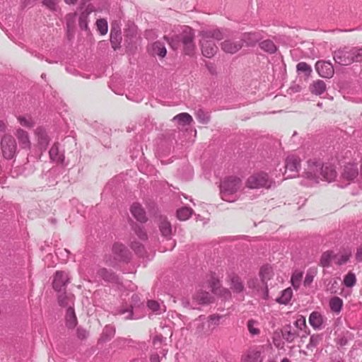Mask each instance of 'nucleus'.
Returning <instances> with one entry per match:
<instances>
[{
    "instance_id": "1",
    "label": "nucleus",
    "mask_w": 362,
    "mask_h": 362,
    "mask_svg": "<svg viewBox=\"0 0 362 362\" xmlns=\"http://www.w3.org/2000/svg\"><path fill=\"white\" fill-rule=\"evenodd\" d=\"M226 35V30L221 28H212L202 30L199 33L200 37L199 44L203 56L207 58L213 57L218 51V47L213 40L219 41Z\"/></svg>"
},
{
    "instance_id": "2",
    "label": "nucleus",
    "mask_w": 362,
    "mask_h": 362,
    "mask_svg": "<svg viewBox=\"0 0 362 362\" xmlns=\"http://www.w3.org/2000/svg\"><path fill=\"white\" fill-rule=\"evenodd\" d=\"M221 316L217 314L209 315L206 319L199 316L189 325L192 332L199 337L209 336L219 325Z\"/></svg>"
},
{
    "instance_id": "3",
    "label": "nucleus",
    "mask_w": 362,
    "mask_h": 362,
    "mask_svg": "<svg viewBox=\"0 0 362 362\" xmlns=\"http://www.w3.org/2000/svg\"><path fill=\"white\" fill-rule=\"evenodd\" d=\"M164 38L174 49L177 48L178 43L180 41L182 45L183 52L187 55H193L195 52L196 46L194 42V32L189 26L182 27L180 35H175L171 38L167 37Z\"/></svg>"
},
{
    "instance_id": "4",
    "label": "nucleus",
    "mask_w": 362,
    "mask_h": 362,
    "mask_svg": "<svg viewBox=\"0 0 362 362\" xmlns=\"http://www.w3.org/2000/svg\"><path fill=\"white\" fill-rule=\"evenodd\" d=\"M242 180L237 177L225 178L220 185L221 196L223 200L233 202L237 199V192L242 187Z\"/></svg>"
},
{
    "instance_id": "5",
    "label": "nucleus",
    "mask_w": 362,
    "mask_h": 362,
    "mask_svg": "<svg viewBox=\"0 0 362 362\" xmlns=\"http://www.w3.org/2000/svg\"><path fill=\"white\" fill-rule=\"evenodd\" d=\"M1 151L4 158L11 160L18 153L17 144L15 138L11 134H4L0 141Z\"/></svg>"
},
{
    "instance_id": "6",
    "label": "nucleus",
    "mask_w": 362,
    "mask_h": 362,
    "mask_svg": "<svg viewBox=\"0 0 362 362\" xmlns=\"http://www.w3.org/2000/svg\"><path fill=\"white\" fill-rule=\"evenodd\" d=\"M274 182L266 173H258L250 175L246 182V187L250 189L269 188Z\"/></svg>"
},
{
    "instance_id": "7",
    "label": "nucleus",
    "mask_w": 362,
    "mask_h": 362,
    "mask_svg": "<svg viewBox=\"0 0 362 362\" xmlns=\"http://www.w3.org/2000/svg\"><path fill=\"white\" fill-rule=\"evenodd\" d=\"M322 163L320 160H310L304 172V177L310 182V184L318 183L321 180Z\"/></svg>"
},
{
    "instance_id": "8",
    "label": "nucleus",
    "mask_w": 362,
    "mask_h": 362,
    "mask_svg": "<svg viewBox=\"0 0 362 362\" xmlns=\"http://www.w3.org/2000/svg\"><path fill=\"white\" fill-rule=\"evenodd\" d=\"M339 181L344 183V186L351 182H360L359 171L356 164L347 163L341 170Z\"/></svg>"
},
{
    "instance_id": "9",
    "label": "nucleus",
    "mask_w": 362,
    "mask_h": 362,
    "mask_svg": "<svg viewBox=\"0 0 362 362\" xmlns=\"http://www.w3.org/2000/svg\"><path fill=\"white\" fill-rule=\"evenodd\" d=\"M212 296L202 288H197L192 297V306L198 308L199 305H204L212 303Z\"/></svg>"
},
{
    "instance_id": "10",
    "label": "nucleus",
    "mask_w": 362,
    "mask_h": 362,
    "mask_svg": "<svg viewBox=\"0 0 362 362\" xmlns=\"http://www.w3.org/2000/svg\"><path fill=\"white\" fill-rule=\"evenodd\" d=\"M300 167V159L296 156H288L285 161V179L292 178L298 173Z\"/></svg>"
},
{
    "instance_id": "11",
    "label": "nucleus",
    "mask_w": 362,
    "mask_h": 362,
    "mask_svg": "<svg viewBox=\"0 0 362 362\" xmlns=\"http://www.w3.org/2000/svg\"><path fill=\"white\" fill-rule=\"evenodd\" d=\"M333 58L335 62L340 65L348 66L351 64L353 63L351 47H344L338 49L334 52Z\"/></svg>"
},
{
    "instance_id": "12",
    "label": "nucleus",
    "mask_w": 362,
    "mask_h": 362,
    "mask_svg": "<svg viewBox=\"0 0 362 362\" xmlns=\"http://www.w3.org/2000/svg\"><path fill=\"white\" fill-rule=\"evenodd\" d=\"M16 143L18 142L21 149L30 151L32 143L29 133L21 127L16 129L14 132Z\"/></svg>"
},
{
    "instance_id": "13",
    "label": "nucleus",
    "mask_w": 362,
    "mask_h": 362,
    "mask_svg": "<svg viewBox=\"0 0 362 362\" xmlns=\"http://www.w3.org/2000/svg\"><path fill=\"white\" fill-rule=\"evenodd\" d=\"M34 134L40 150L45 151L49 143V138L45 129L42 127H38L35 129Z\"/></svg>"
},
{
    "instance_id": "14",
    "label": "nucleus",
    "mask_w": 362,
    "mask_h": 362,
    "mask_svg": "<svg viewBox=\"0 0 362 362\" xmlns=\"http://www.w3.org/2000/svg\"><path fill=\"white\" fill-rule=\"evenodd\" d=\"M69 282L68 275L64 272L57 271L54 276L52 285L53 288L57 291L64 290L66 284Z\"/></svg>"
},
{
    "instance_id": "15",
    "label": "nucleus",
    "mask_w": 362,
    "mask_h": 362,
    "mask_svg": "<svg viewBox=\"0 0 362 362\" xmlns=\"http://www.w3.org/2000/svg\"><path fill=\"white\" fill-rule=\"evenodd\" d=\"M315 69L321 77L329 78L334 75V67L330 62L319 61L315 64Z\"/></svg>"
},
{
    "instance_id": "16",
    "label": "nucleus",
    "mask_w": 362,
    "mask_h": 362,
    "mask_svg": "<svg viewBox=\"0 0 362 362\" xmlns=\"http://www.w3.org/2000/svg\"><path fill=\"white\" fill-rule=\"evenodd\" d=\"M221 47L223 52L229 54H235L242 48L243 42L241 40L239 41L226 40L221 44Z\"/></svg>"
},
{
    "instance_id": "17",
    "label": "nucleus",
    "mask_w": 362,
    "mask_h": 362,
    "mask_svg": "<svg viewBox=\"0 0 362 362\" xmlns=\"http://www.w3.org/2000/svg\"><path fill=\"white\" fill-rule=\"evenodd\" d=\"M337 177V172L335 168L332 165H324L322 164L321 180H326L327 182H332Z\"/></svg>"
},
{
    "instance_id": "18",
    "label": "nucleus",
    "mask_w": 362,
    "mask_h": 362,
    "mask_svg": "<svg viewBox=\"0 0 362 362\" xmlns=\"http://www.w3.org/2000/svg\"><path fill=\"white\" fill-rule=\"evenodd\" d=\"M130 211L132 216L139 221L144 223L147 220L146 212L141 206V204L138 203H134L132 205Z\"/></svg>"
},
{
    "instance_id": "19",
    "label": "nucleus",
    "mask_w": 362,
    "mask_h": 362,
    "mask_svg": "<svg viewBox=\"0 0 362 362\" xmlns=\"http://www.w3.org/2000/svg\"><path fill=\"white\" fill-rule=\"evenodd\" d=\"M261 353L259 350L251 349H249L244 355H243L242 362H262L261 358Z\"/></svg>"
},
{
    "instance_id": "20",
    "label": "nucleus",
    "mask_w": 362,
    "mask_h": 362,
    "mask_svg": "<svg viewBox=\"0 0 362 362\" xmlns=\"http://www.w3.org/2000/svg\"><path fill=\"white\" fill-rule=\"evenodd\" d=\"M211 291L219 296L227 298L230 296V291L225 288H223L218 280L213 279L211 283Z\"/></svg>"
},
{
    "instance_id": "21",
    "label": "nucleus",
    "mask_w": 362,
    "mask_h": 362,
    "mask_svg": "<svg viewBox=\"0 0 362 362\" xmlns=\"http://www.w3.org/2000/svg\"><path fill=\"white\" fill-rule=\"evenodd\" d=\"M149 52L151 54L158 55L161 58L165 57L167 53L165 45L160 41L153 42L149 48Z\"/></svg>"
},
{
    "instance_id": "22",
    "label": "nucleus",
    "mask_w": 362,
    "mask_h": 362,
    "mask_svg": "<svg viewBox=\"0 0 362 362\" xmlns=\"http://www.w3.org/2000/svg\"><path fill=\"white\" fill-rule=\"evenodd\" d=\"M112 252L115 255V259L118 260H124L127 257V250L126 247L121 243H115L112 246Z\"/></svg>"
},
{
    "instance_id": "23",
    "label": "nucleus",
    "mask_w": 362,
    "mask_h": 362,
    "mask_svg": "<svg viewBox=\"0 0 362 362\" xmlns=\"http://www.w3.org/2000/svg\"><path fill=\"white\" fill-rule=\"evenodd\" d=\"M159 229L162 235L166 237L168 240H170V237L172 234V226L166 218L160 217Z\"/></svg>"
},
{
    "instance_id": "24",
    "label": "nucleus",
    "mask_w": 362,
    "mask_h": 362,
    "mask_svg": "<svg viewBox=\"0 0 362 362\" xmlns=\"http://www.w3.org/2000/svg\"><path fill=\"white\" fill-rule=\"evenodd\" d=\"M351 257V251L349 249H345L340 251L338 254H335L334 261L337 265H343L346 264Z\"/></svg>"
},
{
    "instance_id": "25",
    "label": "nucleus",
    "mask_w": 362,
    "mask_h": 362,
    "mask_svg": "<svg viewBox=\"0 0 362 362\" xmlns=\"http://www.w3.org/2000/svg\"><path fill=\"white\" fill-rule=\"evenodd\" d=\"M335 253L332 250H327L324 252L320 259L319 265L322 267H329L331 262L334 260Z\"/></svg>"
},
{
    "instance_id": "26",
    "label": "nucleus",
    "mask_w": 362,
    "mask_h": 362,
    "mask_svg": "<svg viewBox=\"0 0 362 362\" xmlns=\"http://www.w3.org/2000/svg\"><path fill=\"white\" fill-rule=\"evenodd\" d=\"M309 323L315 329H320L323 324L322 315L318 312H313L309 317Z\"/></svg>"
},
{
    "instance_id": "27",
    "label": "nucleus",
    "mask_w": 362,
    "mask_h": 362,
    "mask_svg": "<svg viewBox=\"0 0 362 362\" xmlns=\"http://www.w3.org/2000/svg\"><path fill=\"white\" fill-rule=\"evenodd\" d=\"M262 36L259 33H245L241 39V42H245L248 46L254 45L256 42H257Z\"/></svg>"
},
{
    "instance_id": "28",
    "label": "nucleus",
    "mask_w": 362,
    "mask_h": 362,
    "mask_svg": "<svg viewBox=\"0 0 362 362\" xmlns=\"http://www.w3.org/2000/svg\"><path fill=\"white\" fill-rule=\"evenodd\" d=\"M326 84L323 81L317 80L310 85V90L313 94L320 95L326 90Z\"/></svg>"
},
{
    "instance_id": "29",
    "label": "nucleus",
    "mask_w": 362,
    "mask_h": 362,
    "mask_svg": "<svg viewBox=\"0 0 362 362\" xmlns=\"http://www.w3.org/2000/svg\"><path fill=\"white\" fill-rule=\"evenodd\" d=\"M66 325L68 328H74L77 325V318L73 307H69L66 313Z\"/></svg>"
},
{
    "instance_id": "30",
    "label": "nucleus",
    "mask_w": 362,
    "mask_h": 362,
    "mask_svg": "<svg viewBox=\"0 0 362 362\" xmlns=\"http://www.w3.org/2000/svg\"><path fill=\"white\" fill-rule=\"evenodd\" d=\"M173 122H177L178 124L181 126H187L189 125L192 121V117L186 112L180 113L177 115L173 118Z\"/></svg>"
},
{
    "instance_id": "31",
    "label": "nucleus",
    "mask_w": 362,
    "mask_h": 362,
    "mask_svg": "<svg viewBox=\"0 0 362 362\" xmlns=\"http://www.w3.org/2000/svg\"><path fill=\"white\" fill-rule=\"evenodd\" d=\"M50 158L56 163H63L64 156L59 151L58 144H54L49 151Z\"/></svg>"
},
{
    "instance_id": "32",
    "label": "nucleus",
    "mask_w": 362,
    "mask_h": 362,
    "mask_svg": "<svg viewBox=\"0 0 362 362\" xmlns=\"http://www.w3.org/2000/svg\"><path fill=\"white\" fill-rule=\"evenodd\" d=\"M147 306L149 310L156 315H160L166 310L165 305L153 300H148L147 302Z\"/></svg>"
},
{
    "instance_id": "33",
    "label": "nucleus",
    "mask_w": 362,
    "mask_h": 362,
    "mask_svg": "<svg viewBox=\"0 0 362 362\" xmlns=\"http://www.w3.org/2000/svg\"><path fill=\"white\" fill-rule=\"evenodd\" d=\"M19 124L25 128L31 129L35 126V121L30 115H19L17 117Z\"/></svg>"
},
{
    "instance_id": "34",
    "label": "nucleus",
    "mask_w": 362,
    "mask_h": 362,
    "mask_svg": "<svg viewBox=\"0 0 362 362\" xmlns=\"http://www.w3.org/2000/svg\"><path fill=\"white\" fill-rule=\"evenodd\" d=\"M230 288L235 293H240L244 289L243 284L238 276L230 277Z\"/></svg>"
},
{
    "instance_id": "35",
    "label": "nucleus",
    "mask_w": 362,
    "mask_h": 362,
    "mask_svg": "<svg viewBox=\"0 0 362 362\" xmlns=\"http://www.w3.org/2000/svg\"><path fill=\"white\" fill-rule=\"evenodd\" d=\"M273 276V269L269 265H264L261 267L259 271V276L263 283H266Z\"/></svg>"
},
{
    "instance_id": "36",
    "label": "nucleus",
    "mask_w": 362,
    "mask_h": 362,
    "mask_svg": "<svg viewBox=\"0 0 362 362\" xmlns=\"http://www.w3.org/2000/svg\"><path fill=\"white\" fill-rule=\"evenodd\" d=\"M343 305V300L339 297H333L329 300V308L331 310L336 313H339Z\"/></svg>"
},
{
    "instance_id": "37",
    "label": "nucleus",
    "mask_w": 362,
    "mask_h": 362,
    "mask_svg": "<svg viewBox=\"0 0 362 362\" xmlns=\"http://www.w3.org/2000/svg\"><path fill=\"white\" fill-rule=\"evenodd\" d=\"M58 300L61 306H64L67 308L72 307V305H74V296H67L65 293H62L59 296Z\"/></svg>"
},
{
    "instance_id": "38",
    "label": "nucleus",
    "mask_w": 362,
    "mask_h": 362,
    "mask_svg": "<svg viewBox=\"0 0 362 362\" xmlns=\"http://www.w3.org/2000/svg\"><path fill=\"white\" fill-rule=\"evenodd\" d=\"M192 209L189 207H182L177 211V217L180 221L187 220L192 215Z\"/></svg>"
},
{
    "instance_id": "39",
    "label": "nucleus",
    "mask_w": 362,
    "mask_h": 362,
    "mask_svg": "<svg viewBox=\"0 0 362 362\" xmlns=\"http://www.w3.org/2000/svg\"><path fill=\"white\" fill-rule=\"evenodd\" d=\"M260 48L270 54H273L276 51V47L274 43L269 40H264L259 43Z\"/></svg>"
},
{
    "instance_id": "40",
    "label": "nucleus",
    "mask_w": 362,
    "mask_h": 362,
    "mask_svg": "<svg viewBox=\"0 0 362 362\" xmlns=\"http://www.w3.org/2000/svg\"><path fill=\"white\" fill-rule=\"evenodd\" d=\"M293 292L291 288L284 290L281 296L277 299V301L281 304H287L291 299Z\"/></svg>"
},
{
    "instance_id": "41",
    "label": "nucleus",
    "mask_w": 362,
    "mask_h": 362,
    "mask_svg": "<svg viewBox=\"0 0 362 362\" xmlns=\"http://www.w3.org/2000/svg\"><path fill=\"white\" fill-rule=\"evenodd\" d=\"M303 273L300 271H295L292 274L291 281L292 286H293V288L296 290H297L300 285V282H301V280L303 278Z\"/></svg>"
},
{
    "instance_id": "42",
    "label": "nucleus",
    "mask_w": 362,
    "mask_h": 362,
    "mask_svg": "<svg viewBox=\"0 0 362 362\" xmlns=\"http://www.w3.org/2000/svg\"><path fill=\"white\" fill-rule=\"evenodd\" d=\"M282 336L284 339H285L287 342L291 343L296 339L297 334L295 332H293L291 329V327H285L282 332Z\"/></svg>"
},
{
    "instance_id": "43",
    "label": "nucleus",
    "mask_w": 362,
    "mask_h": 362,
    "mask_svg": "<svg viewBox=\"0 0 362 362\" xmlns=\"http://www.w3.org/2000/svg\"><path fill=\"white\" fill-rule=\"evenodd\" d=\"M122 40L121 33L113 31L110 33V42L112 48L115 50L119 48Z\"/></svg>"
},
{
    "instance_id": "44",
    "label": "nucleus",
    "mask_w": 362,
    "mask_h": 362,
    "mask_svg": "<svg viewBox=\"0 0 362 362\" xmlns=\"http://www.w3.org/2000/svg\"><path fill=\"white\" fill-rule=\"evenodd\" d=\"M343 283L346 287H353L356 283V278L355 274L351 272H349L344 276Z\"/></svg>"
},
{
    "instance_id": "45",
    "label": "nucleus",
    "mask_w": 362,
    "mask_h": 362,
    "mask_svg": "<svg viewBox=\"0 0 362 362\" xmlns=\"http://www.w3.org/2000/svg\"><path fill=\"white\" fill-rule=\"evenodd\" d=\"M96 26H97L98 30L102 35H104L107 33L108 25H107V22L105 19H104V18L98 19L96 21Z\"/></svg>"
},
{
    "instance_id": "46",
    "label": "nucleus",
    "mask_w": 362,
    "mask_h": 362,
    "mask_svg": "<svg viewBox=\"0 0 362 362\" xmlns=\"http://www.w3.org/2000/svg\"><path fill=\"white\" fill-rule=\"evenodd\" d=\"M195 116L199 122L202 124H207L210 120V117L208 113L205 112L203 110H198Z\"/></svg>"
},
{
    "instance_id": "47",
    "label": "nucleus",
    "mask_w": 362,
    "mask_h": 362,
    "mask_svg": "<svg viewBox=\"0 0 362 362\" xmlns=\"http://www.w3.org/2000/svg\"><path fill=\"white\" fill-rule=\"evenodd\" d=\"M322 340V336L320 334H313L310 337L309 343L307 344V349H313L315 348Z\"/></svg>"
},
{
    "instance_id": "48",
    "label": "nucleus",
    "mask_w": 362,
    "mask_h": 362,
    "mask_svg": "<svg viewBox=\"0 0 362 362\" xmlns=\"http://www.w3.org/2000/svg\"><path fill=\"white\" fill-rule=\"evenodd\" d=\"M351 56L354 62H362V47H351Z\"/></svg>"
},
{
    "instance_id": "49",
    "label": "nucleus",
    "mask_w": 362,
    "mask_h": 362,
    "mask_svg": "<svg viewBox=\"0 0 362 362\" xmlns=\"http://www.w3.org/2000/svg\"><path fill=\"white\" fill-rule=\"evenodd\" d=\"M258 322L254 320H250L247 323V329L249 332L252 335H257L259 334V329L257 327Z\"/></svg>"
},
{
    "instance_id": "50",
    "label": "nucleus",
    "mask_w": 362,
    "mask_h": 362,
    "mask_svg": "<svg viewBox=\"0 0 362 362\" xmlns=\"http://www.w3.org/2000/svg\"><path fill=\"white\" fill-rule=\"evenodd\" d=\"M98 274L99 276H100L104 280L107 281H112L115 278L113 274L111 273L110 272L107 271L105 268L100 269L98 271Z\"/></svg>"
},
{
    "instance_id": "51",
    "label": "nucleus",
    "mask_w": 362,
    "mask_h": 362,
    "mask_svg": "<svg viewBox=\"0 0 362 362\" xmlns=\"http://www.w3.org/2000/svg\"><path fill=\"white\" fill-rule=\"evenodd\" d=\"M118 314L121 315H124V318L126 320L133 319V311L132 306L130 305L127 308H120L118 310Z\"/></svg>"
},
{
    "instance_id": "52",
    "label": "nucleus",
    "mask_w": 362,
    "mask_h": 362,
    "mask_svg": "<svg viewBox=\"0 0 362 362\" xmlns=\"http://www.w3.org/2000/svg\"><path fill=\"white\" fill-rule=\"evenodd\" d=\"M296 69L298 71L304 72L307 75H310L312 69L311 67L305 62H300L297 64Z\"/></svg>"
},
{
    "instance_id": "53",
    "label": "nucleus",
    "mask_w": 362,
    "mask_h": 362,
    "mask_svg": "<svg viewBox=\"0 0 362 362\" xmlns=\"http://www.w3.org/2000/svg\"><path fill=\"white\" fill-rule=\"evenodd\" d=\"M134 230L140 240H146L147 239V234L142 227L136 226L134 228Z\"/></svg>"
},
{
    "instance_id": "54",
    "label": "nucleus",
    "mask_w": 362,
    "mask_h": 362,
    "mask_svg": "<svg viewBox=\"0 0 362 362\" xmlns=\"http://www.w3.org/2000/svg\"><path fill=\"white\" fill-rule=\"evenodd\" d=\"M315 274V271H309L307 272L303 282L305 286H309L311 284V283L313 281Z\"/></svg>"
},
{
    "instance_id": "55",
    "label": "nucleus",
    "mask_w": 362,
    "mask_h": 362,
    "mask_svg": "<svg viewBox=\"0 0 362 362\" xmlns=\"http://www.w3.org/2000/svg\"><path fill=\"white\" fill-rule=\"evenodd\" d=\"M43 4L52 11H57L58 8L57 0H43Z\"/></svg>"
},
{
    "instance_id": "56",
    "label": "nucleus",
    "mask_w": 362,
    "mask_h": 362,
    "mask_svg": "<svg viewBox=\"0 0 362 362\" xmlns=\"http://www.w3.org/2000/svg\"><path fill=\"white\" fill-rule=\"evenodd\" d=\"M130 246L136 253L141 255L143 254L144 247L140 243L131 241Z\"/></svg>"
},
{
    "instance_id": "57",
    "label": "nucleus",
    "mask_w": 362,
    "mask_h": 362,
    "mask_svg": "<svg viewBox=\"0 0 362 362\" xmlns=\"http://www.w3.org/2000/svg\"><path fill=\"white\" fill-rule=\"evenodd\" d=\"M88 16L86 13H81L79 17V26L81 29L86 30L88 28Z\"/></svg>"
},
{
    "instance_id": "58",
    "label": "nucleus",
    "mask_w": 362,
    "mask_h": 362,
    "mask_svg": "<svg viewBox=\"0 0 362 362\" xmlns=\"http://www.w3.org/2000/svg\"><path fill=\"white\" fill-rule=\"evenodd\" d=\"M163 341V337L161 335H156L153 339V344L155 349L161 347Z\"/></svg>"
},
{
    "instance_id": "59",
    "label": "nucleus",
    "mask_w": 362,
    "mask_h": 362,
    "mask_svg": "<svg viewBox=\"0 0 362 362\" xmlns=\"http://www.w3.org/2000/svg\"><path fill=\"white\" fill-rule=\"evenodd\" d=\"M295 325L297 328H299L300 329H302L303 327H306L305 318L303 316H300L295 322Z\"/></svg>"
},
{
    "instance_id": "60",
    "label": "nucleus",
    "mask_w": 362,
    "mask_h": 362,
    "mask_svg": "<svg viewBox=\"0 0 362 362\" xmlns=\"http://www.w3.org/2000/svg\"><path fill=\"white\" fill-rule=\"evenodd\" d=\"M76 332H77V337L81 339H86L88 335V332L86 329L81 328V327H78L77 329Z\"/></svg>"
},
{
    "instance_id": "61",
    "label": "nucleus",
    "mask_w": 362,
    "mask_h": 362,
    "mask_svg": "<svg viewBox=\"0 0 362 362\" xmlns=\"http://www.w3.org/2000/svg\"><path fill=\"white\" fill-rule=\"evenodd\" d=\"M115 332V329L111 326H106L104 329V334H107L110 337H112Z\"/></svg>"
},
{
    "instance_id": "62",
    "label": "nucleus",
    "mask_w": 362,
    "mask_h": 362,
    "mask_svg": "<svg viewBox=\"0 0 362 362\" xmlns=\"http://www.w3.org/2000/svg\"><path fill=\"white\" fill-rule=\"evenodd\" d=\"M181 303H182V306L185 308L195 309L194 308H193L192 306V301H189L187 298H182L181 300Z\"/></svg>"
},
{
    "instance_id": "63",
    "label": "nucleus",
    "mask_w": 362,
    "mask_h": 362,
    "mask_svg": "<svg viewBox=\"0 0 362 362\" xmlns=\"http://www.w3.org/2000/svg\"><path fill=\"white\" fill-rule=\"evenodd\" d=\"M93 11H95L94 6L92 4H88L81 13H86V16H88Z\"/></svg>"
},
{
    "instance_id": "64",
    "label": "nucleus",
    "mask_w": 362,
    "mask_h": 362,
    "mask_svg": "<svg viewBox=\"0 0 362 362\" xmlns=\"http://www.w3.org/2000/svg\"><path fill=\"white\" fill-rule=\"evenodd\" d=\"M356 259L358 261H362V245H361L356 253Z\"/></svg>"
}]
</instances>
